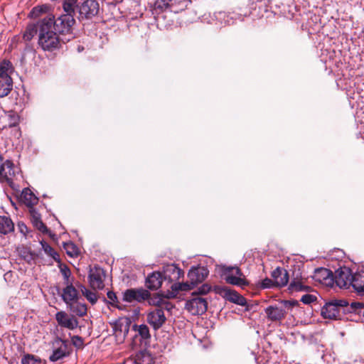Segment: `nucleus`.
<instances>
[{"label":"nucleus","instance_id":"nucleus-1","mask_svg":"<svg viewBox=\"0 0 364 364\" xmlns=\"http://www.w3.org/2000/svg\"><path fill=\"white\" fill-rule=\"evenodd\" d=\"M53 28V16L44 18L38 23V45L44 50L56 49L60 43Z\"/></svg>","mask_w":364,"mask_h":364},{"label":"nucleus","instance_id":"nucleus-2","mask_svg":"<svg viewBox=\"0 0 364 364\" xmlns=\"http://www.w3.org/2000/svg\"><path fill=\"white\" fill-rule=\"evenodd\" d=\"M62 336L63 335H57L52 342V354L49 357L51 362L68 357L72 352L69 341L63 338Z\"/></svg>","mask_w":364,"mask_h":364},{"label":"nucleus","instance_id":"nucleus-3","mask_svg":"<svg viewBox=\"0 0 364 364\" xmlns=\"http://www.w3.org/2000/svg\"><path fill=\"white\" fill-rule=\"evenodd\" d=\"M12 72L13 66L10 61L4 60L0 63V97L7 96L13 88Z\"/></svg>","mask_w":364,"mask_h":364},{"label":"nucleus","instance_id":"nucleus-4","mask_svg":"<svg viewBox=\"0 0 364 364\" xmlns=\"http://www.w3.org/2000/svg\"><path fill=\"white\" fill-rule=\"evenodd\" d=\"M223 276L228 284L245 289L250 285L245 274L241 269L235 267H225L223 269Z\"/></svg>","mask_w":364,"mask_h":364},{"label":"nucleus","instance_id":"nucleus-5","mask_svg":"<svg viewBox=\"0 0 364 364\" xmlns=\"http://www.w3.org/2000/svg\"><path fill=\"white\" fill-rule=\"evenodd\" d=\"M215 291L225 300L237 305L246 306V310L250 309L246 299L235 290L228 287L218 286L215 287Z\"/></svg>","mask_w":364,"mask_h":364},{"label":"nucleus","instance_id":"nucleus-6","mask_svg":"<svg viewBox=\"0 0 364 364\" xmlns=\"http://www.w3.org/2000/svg\"><path fill=\"white\" fill-rule=\"evenodd\" d=\"M132 324L131 319L128 317H120L112 323V328L117 343H122L129 331Z\"/></svg>","mask_w":364,"mask_h":364},{"label":"nucleus","instance_id":"nucleus-7","mask_svg":"<svg viewBox=\"0 0 364 364\" xmlns=\"http://www.w3.org/2000/svg\"><path fill=\"white\" fill-rule=\"evenodd\" d=\"M348 305L344 299H333L326 303L321 309V315L325 318L336 319L340 316L341 309Z\"/></svg>","mask_w":364,"mask_h":364},{"label":"nucleus","instance_id":"nucleus-8","mask_svg":"<svg viewBox=\"0 0 364 364\" xmlns=\"http://www.w3.org/2000/svg\"><path fill=\"white\" fill-rule=\"evenodd\" d=\"M186 309L193 315H202L208 309L207 301L192 293V298L186 303Z\"/></svg>","mask_w":364,"mask_h":364},{"label":"nucleus","instance_id":"nucleus-9","mask_svg":"<svg viewBox=\"0 0 364 364\" xmlns=\"http://www.w3.org/2000/svg\"><path fill=\"white\" fill-rule=\"evenodd\" d=\"M161 274L164 282L171 285L183 277L184 272L175 264H168L164 267Z\"/></svg>","mask_w":364,"mask_h":364},{"label":"nucleus","instance_id":"nucleus-10","mask_svg":"<svg viewBox=\"0 0 364 364\" xmlns=\"http://www.w3.org/2000/svg\"><path fill=\"white\" fill-rule=\"evenodd\" d=\"M150 293L144 289H129L122 294V299L124 301L132 302H143L149 299Z\"/></svg>","mask_w":364,"mask_h":364},{"label":"nucleus","instance_id":"nucleus-11","mask_svg":"<svg viewBox=\"0 0 364 364\" xmlns=\"http://www.w3.org/2000/svg\"><path fill=\"white\" fill-rule=\"evenodd\" d=\"M105 272L98 266L91 268L89 272L88 281L90 287L94 289H102L105 287L104 279Z\"/></svg>","mask_w":364,"mask_h":364},{"label":"nucleus","instance_id":"nucleus-12","mask_svg":"<svg viewBox=\"0 0 364 364\" xmlns=\"http://www.w3.org/2000/svg\"><path fill=\"white\" fill-rule=\"evenodd\" d=\"M352 277L353 273L350 269L341 267L335 272L333 281L338 287L350 289V284H352L350 283Z\"/></svg>","mask_w":364,"mask_h":364},{"label":"nucleus","instance_id":"nucleus-13","mask_svg":"<svg viewBox=\"0 0 364 364\" xmlns=\"http://www.w3.org/2000/svg\"><path fill=\"white\" fill-rule=\"evenodd\" d=\"M75 23L73 15L62 14L56 20L53 19V28L59 33H68Z\"/></svg>","mask_w":364,"mask_h":364},{"label":"nucleus","instance_id":"nucleus-14","mask_svg":"<svg viewBox=\"0 0 364 364\" xmlns=\"http://www.w3.org/2000/svg\"><path fill=\"white\" fill-rule=\"evenodd\" d=\"M55 318L60 327L68 330H74L78 326L77 319L73 316L68 315L63 311H58L55 314Z\"/></svg>","mask_w":364,"mask_h":364},{"label":"nucleus","instance_id":"nucleus-15","mask_svg":"<svg viewBox=\"0 0 364 364\" xmlns=\"http://www.w3.org/2000/svg\"><path fill=\"white\" fill-rule=\"evenodd\" d=\"M146 320L155 330H158L164 324L166 318L161 308H156L148 313Z\"/></svg>","mask_w":364,"mask_h":364},{"label":"nucleus","instance_id":"nucleus-16","mask_svg":"<svg viewBox=\"0 0 364 364\" xmlns=\"http://www.w3.org/2000/svg\"><path fill=\"white\" fill-rule=\"evenodd\" d=\"M99 4L96 0H86L79 6V14L82 18H90L97 14Z\"/></svg>","mask_w":364,"mask_h":364},{"label":"nucleus","instance_id":"nucleus-17","mask_svg":"<svg viewBox=\"0 0 364 364\" xmlns=\"http://www.w3.org/2000/svg\"><path fill=\"white\" fill-rule=\"evenodd\" d=\"M208 269L202 266L193 267L188 273V278L195 286L203 282L208 276Z\"/></svg>","mask_w":364,"mask_h":364},{"label":"nucleus","instance_id":"nucleus-18","mask_svg":"<svg viewBox=\"0 0 364 364\" xmlns=\"http://www.w3.org/2000/svg\"><path fill=\"white\" fill-rule=\"evenodd\" d=\"M1 171L3 178H0V182L8 184L11 188L15 189V184L13 181V176L15 174L14 165L11 161L6 160L4 163V166Z\"/></svg>","mask_w":364,"mask_h":364},{"label":"nucleus","instance_id":"nucleus-19","mask_svg":"<svg viewBox=\"0 0 364 364\" xmlns=\"http://www.w3.org/2000/svg\"><path fill=\"white\" fill-rule=\"evenodd\" d=\"M195 285L191 282H175L171 285V291L166 293L165 297L167 299L174 298L180 291H188L193 289Z\"/></svg>","mask_w":364,"mask_h":364},{"label":"nucleus","instance_id":"nucleus-20","mask_svg":"<svg viewBox=\"0 0 364 364\" xmlns=\"http://www.w3.org/2000/svg\"><path fill=\"white\" fill-rule=\"evenodd\" d=\"M272 277L274 286L284 287L288 284L289 274L287 270L283 268L277 267L272 272Z\"/></svg>","mask_w":364,"mask_h":364},{"label":"nucleus","instance_id":"nucleus-21","mask_svg":"<svg viewBox=\"0 0 364 364\" xmlns=\"http://www.w3.org/2000/svg\"><path fill=\"white\" fill-rule=\"evenodd\" d=\"M62 299L67 304L72 301L79 300V294L77 290L73 287V284H66V287L63 289Z\"/></svg>","mask_w":364,"mask_h":364},{"label":"nucleus","instance_id":"nucleus-22","mask_svg":"<svg viewBox=\"0 0 364 364\" xmlns=\"http://www.w3.org/2000/svg\"><path fill=\"white\" fill-rule=\"evenodd\" d=\"M163 281L161 273L154 272L147 276L146 287L150 290H156L161 286Z\"/></svg>","mask_w":364,"mask_h":364},{"label":"nucleus","instance_id":"nucleus-23","mask_svg":"<svg viewBox=\"0 0 364 364\" xmlns=\"http://www.w3.org/2000/svg\"><path fill=\"white\" fill-rule=\"evenodd\" d=\"M314 278L316 281L326 284H330L333 281L332 272L323 267L315 269Z\"/></svg>","mask_w":364,"mask_h":364},{"label":"nucleus","instance_id":"nucleus-24","mask_svg":"<svg viewBox=\"0 0 364 364\" xmlns=\"http://www.w3.org/2000/svg\"><path fill=\"white\" fill-rule=\"evenodd\" d=\"M132 329L136 333L134 336L135 339L139 337L141 342H144L145 345L149 341L151 335L149 327L146 324H134L132 326Z\"/></svg>","mask_w":364,"mask_h":364},{"label":"nucleus","instance_id":"nucleus-25","mask_svg":"<svg viewBox=\"0 0 364 364\" xmlns=\"http://www.w3.org/2000/svg\"><path fill=\"white\" fill-rule=\"evenodd\" d=\"M350 283V288L357 293L364 295V272L353 274Z\"/></svg>","mask_w":364,"mask_h":364},{"label":"nucleus","instance_id":"nucleus-26","mask_svg":"<svg viewBox=\"0 0 364 364\" xmlns=\"http://www.w3.org/2000/svg\"><path fill=\"white\" fill-rule=\"evenodd\" d=\"M264 311L267 318L272 321L282 320L286 314L282 308L274 306L267 307Z\"/></svg>","mask_w":364,"mask_h":364},{"label":"nucleus","instance_id":"nucleus-27","mask_svg":"<svg viewBox=\"0 0 364 364\" xmlns=\"http://www.w3.org/2000/svg\"><path fill=\"white\" fill-rule=\"evenodd\" d=\"M30 214L31 220L33 226L43 233L47 232L48 228L41 220V214L33 208L30 210Z\"/></svg>","mask_w":364,"mask_h":364},{"label":"nucleus","instance_id":"nucleus-28","mask_svg":"<svg viewBox=\"0 0 364 364\" xmlns=\"http://www.w3.org/2000/svg\"><path fill=\"white\" fill-rule=\"evenodd\" d=\"M14 230L12 220L7 216H0V233L7 235Z\"/></svg>","mask_w":364,"mask_h":364},{"label":"nucleus","instance_id":"nucleus-29","mask_svg":"<svg viewBox=\"0 0 364 364\" xmlns=\"http://www.w3.org/2000/svg\"><path fill=\"white\" fill-rule=\"evenodd\" d=\"M67 307L71 312L79 316H82L87 313L86 305L79 302L78 300L72 301L71 304H67Z\"/></svg>","mask_w":364,"mask_h":364},{"label":"nucleus","instance_id":"nucleus-30","mask_svg":"<svg viewBox=\"0 0 364 364\" xmlns=\"http://www.w3.org/2000/svg\"><path fill=\"white\" fill-rule=\"evenodd\" d=\"M21 198L25 204L28 207H32L38 203V198L29 188H24L21 192Z\"/></svg>","mask_w":364,"mask_h":364},{"label":"nucleus","instance_id":"nucleus-31","mask_svg":"<svg viewBox=\"0 0 364 364\" xmlns=\"http://www.w3.org/2000/svg\"><path fill=\"white\" fill-rule=\"evenodd\" d=\"M134 359L137 364H153L151 355L146 350H140Z\"/></svg>","mask_w":364,"mask_h":364},{"label":"nucleus","instance_id":"nucleus-32","mask_svg":"<svg viewBox=\"0 0 364 364\" xmlns=\"http://www.w3.org/2000/svg\"><path fill=\"white\" fill-rule=\"evenodd\" d=\"M289 289L291 291H309L311 287L306 285L300 279H294L289 284Z\"/></svg>","mask_w":364,"mask_h":364},{"label":"nucleus","instance_id":"nucleus-33","mask_svg":"<svg viewBox=\"0 0 364 364\" xmlns=\"http://www.w3.org/2000/svg\"><path fill=\"white\" fill-rule=\"evenodd\" d=\"M165 295L166 294L164 295V297H161L159 294L154 295L153 296H150L146 301H148L149 305L156 306V308H161L165 306L166 308L168 309V304L164 299L166 298Z\"/></svg>","mask_w":364,"mask_h":364},{"label":"nucleus","instance_id":"nucleus-34","mask_svg":"<svg viewBox=\"0 0 364 364\" xmlns=\"http://www.w3.org/2000/svg\"><path fill=\"white\" fill-rule=\"evenodd\" d=\"M37 33H38V24L37 26L34 24H29L26 27L23 38L26 41H29Z\"/></svg>","mask_w":364,"mask_h":364},{"label":"nucleus","instance_id":"nucleus-35","mask_svg":"<svg viewBox=\"0 0 364 364\" xmlns=\"http://www.w3.org/2000/svg\"><path fill=\"white\" fill-rule=\"evenodd\" d=\"M41 245L42 246V249L47 255L51 257L55 261H60V256L58 252H55L47 242L41 241Z\"/></svg>","mask_w":364,"mask_h":364},{"label":"nucleus","instance_id":"nucleus-36","mask_svg":"<svg viewBox=\"0 0 364 364\" xmlns=\"http://www.w3.org/2000/svg\"><path fill=\"white\" fill-rule=\"evenodd\" d=\"M1 119L3 120L9 121L8 124H5L3 125V127H2L3 129L6 128L7 127H14L18 123V117L12 112L5 114V115L1 117Z\"/></svg>","mask_w":364,"mask_h":364},{"label":"nucleus","instance_id":"nucleus-37","mask_svg":"<svg viewBox=\"0 0 364 364\" xmlns=\"http://www.w3.org/2000/svg\"><path fill=\"white\" fill-rule=\"evenodd\" d=\"M77 0H64L63 7L65 13V14H70L73 16Z\"/></svg>","mask_w":364,"mask_h":364},{"label":"nucleus","instance_id":"nucleus-38","mask_svg":"<svg viewBox=\"0 0 364 364\" xmlns=\"http://www.w3.org/2000/svg\"><path fill=\"white\" fill-rule=\"evenodd\" d=\"M21 364H43L41 359L38 357L31 355L26 354L21 358Z\"/></svg>","mask_w":364,"mask_h":364},{"label":"nucleus","instance_id":"nucleus-39","mask_svg":"<svg viewBox=\"0 0 364 364\" xmlns=\"http://www.w3.org/2000/svg\"><path fill=\"white\" fill-rule=\"evenodd\" d=\"M81 291L86 299L92 304H95L97 301V296L95 292L87 289L85 287H81Z\"/></svg>","mask_w":364,"mask_h":364},{"label":"nucleus","instance_id":"nucleus-40","mask_svg":"<svg viewBox=\"0 0 364 364\" xmlns=\"http://www.w3.org/2000/svg\"><path fill=\"white\" fill-rule=\"evenodd\" d=\"M191 0H172V9L175 11H182L188 6Z\"/></svg>","mask_w":364,"mask_h":364},{"label":"nucleus","instance_id":"nucleus-41","mask_svg":"<svg viewBox=\"0 0 364 364\" xmlns=\"http://www.w3.org/2000/svg\"><path fill=\"white\" fill-rule=\"evenodd\" d=\"M64 248L66 251V253L72 257H77L79 254L78 248L73 242L65 243Z\"/></svg>","mask_w":364,"mask_h":364},{"label":"nucleus","instance_id":"nucleus-42","mask_svg":"<svg viewBox=\"0 0 364 364\" xmlns=\"http://www.w3.org/2000/svg\"><path fill=\"white\" fill-rule=\"evenodd\" d=\"M155 8L161 11L172 9V0H156Z\"/></svg>","mask_w":364,"mask_h":364},{"label":"nucleus","instance_id":"nucleus-43","mask_svg":"<svg viewBox=\"0 0 364 364\" xmlns=\"http://www.w3.org/2000/svg\"><path fill=\"white\" fill-rule=\"evenodd\" d=\"M107 298L109 300V303L113 306L119 309H121L122 308L118 304V299L116 294L112 291H109L107 294Z\"/></svg>","mask_w":364,"mask_h":364},{"label":"nucleus","instance_id":"nucleus-44","mask_svg":"<svg viewBox=\"0 0 364 364\" xmlns=\"http://www.w3.org/2000/svg\"><path fill=\"white\" fill-rule=\"evenodd\" d=\"M60 272L63 276L65 284L72 283V282L69 279L71 275V272L69 267H68L66 265L60 268Z\"/></svg>","mask_w":364,"mask_h":364},{"label":"nucleus","instance_id":"nucleus-45","mask_svg":"<svg viewBox=\"0 0 364 364\" xmlns=\"http://www.w3.org/2000/svg\"><path fill=\"white\" fill-rule=\"evenodd\" d=\"M317 300V296L314 294H306L301 298V301L305 304H311Z\"/></svg>","mask_w":364,"mask_h":364},{"label":"nucleus","instance_id":"nucleus-46","mask_svg":"<svg viewBox=\"0 0 364 364\" xmlns=\"http://www.w3.org/2000/svg\"><path fill=\"white\" fill-rule=\"evenodd\" d=\"M211 290V286L208 284H203L201 285L198 289V291L194 292L195 295L199 296V295H204L210 292Z\"/></svg>","mask_w":364,"mask_h":364},{"label":"nucleus","instance_id":"nucleus-47","mask_svg":"<svg viewBox=\"0 0 364 364\" xmlns=\"http://www.w3.org/2000/svg\"><path fill=\"white\" fill-rule=\"evenodd\" d=\"M73 344L76 347H81L83 344V340L78 336H73L71 338Z\"/></svg>","mask_w":364,"mask_h":364},{"label":"nucleus","instance_id":"nucleus-48","mask_svg":"<svg viewBox=\"0 0 364 364\" xmlns=\"http://www.w3.org/2000/svg\"><path fill=\"white\" fill-rule=\"evenodd\" d=\"M274 284L273 279L266 278L262 282V287L263 288H271Z\"/></svg>","mask_w":364,"mask_h":364},{"label":"nucleus","instance_id":"nucleus-49","mask_svg":"<svg viewBox=\"0 0 364 364\" xmlns=\"http://www.w3.org/2000/svg\"><path fill=\"white\" fill-rule=\"evenodd\" d=\"M358 314L364 318V303H356Z\"/></svg>","mask_w":364,"mask_h":364},{"label":"nucleus","instance_id":"nucleus-50","mask_svg":"<svg viewBox=\"0 0 364 364\" xmlns=\"http://www.w3.org/2000/svg\"><path fill=\"white\" fill-rule=\"evenodd\" d=\"M18 228L20 230V232L24 235H26V233L28 232V228L23 223H18Z\"/></svg>","mask_w":364,"mask_h":364},{"label":"nucleus","instance_id":"nucleus-51","mask_svg":"<svg viewBox=\"0 0 364 364\" xmlns=\"http://www.w3.org/2000/svg\"><path fill=\"white\" fill-rule=\"evenodd\" d=\"M134 358L129 357L126 359L122 364H137Z\"/></svg>","mask_w":364,"mask_h":364},{"label":"nucleus","instance_id":"nucleus-52","mask_svg":"<svg viewBox=\"0 0 364 364\" xmlns=\"http://www.w3.org/2000/svg\"><path fill=\"white\" fill-rule=\"evenodd\" d=\"M284 304L285 305V306H292L294 305H295L296 304H297V301H283Z\"/></svg>","mask_w":364,"mask_h":364}]
</instances>
